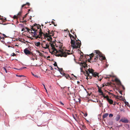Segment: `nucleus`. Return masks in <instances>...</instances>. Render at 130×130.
<instances>
[{
    "label": "nucleus",
    "instance_id": "obj_7",
    "mask_svg": "<svg viewBox=\"0 0 130 130\" xmlns=\"http://www.w3.org/2000/svg\"><path fill=\"white\" fill-rule=\"evenodd\" d=\"M39 33V35L36 36L35 37L36 38V39H37L38 38H41V37H42L41 36H42L43 35L44 36V34H45L44 33H43V32L42 31L41 28H40V29Z\"/></svg>",
    "mask_w": 130,
    "mask_h": 130
},
{
    "label": "nucleus",
    "instance_id": "obj_47",
    "mask_svg": "<svg viewBox=\"0 0 130 130\" xmlns=\"http://www.w3.org/2000/svg\"><path fill=\"white\" fill-rule=\"evenodd\" d=\"M2 35H3V36H4V37H5V38H7V36H6V35H5V34H3Z\"/></svg>",
    "mask_w": 130,
    "mask_h": 130
},
{
    "label": "nucleus",
    "instance_id": "obj_16",
    "mask_svg": "<svg viewBox=\"0 0 130 130\" xmlns=\"http://www.w3.org/2000/svg\"><path fill=\"white\" fill-rule=\"evenodd\" d=\"M121 121L124 123H127L128 121L127 119H123L121 120Z\"/></svg>",
    "mask_w": 130,
    "mask_h": 130
},
{
    "label": "nucleus",
    "instance_id": "obj_44",
    "mask_svg": "<svg viewBox=\"0 0 130 130\" xmlns=\"http://www.w3.org/2000/svg\"><path fill=\"white\" fill-rule=\"evenodd\" d=\"M107 85H110L111 84V83H107Z\"/></svg>",
    "mask_w": 130,
    "mask_h": 130
},
{
    "label": "nucleus",
    "instance_id": "obj_53",
    "mask_svg": "<svg viewBox=\"0 0 130 130\" xmlns=\"http://www.w3.org/2000/svg\"><path fill=\"white\" fill-rule=\"evenodd\" d=\"M122 91H120L119 93L120 94H121V95H122Z\"/></svg>",
    "mask_w": 130,
    "mask_h": 130
},
{
    "label": "nucleus",
    "instance_id": "obj_17",
    "mask_svg": "<svg viewBox=\"0 0 130 130\" xmlns=\"http://www.w3.org/2000/svg\"><path fill=\"white\" fill-rule=\"evenodd\" d=\"M34 32H31V33L32 34H34V37H35V36H36L37 35V33L38 32V30H35L34 31Z\"/></svg>",
    "mask_w": 130,
    "mask_h": 130
},
{
    "label": "nucleus",
    "instance_id": "obj_54",
    "mask_svg": "<svg viewBox=\"0 0 130 130\" xmlns=\"http://www.w3.org/2000/svg\"><path fill=\"white\" fill-rule=\"evenodd\" d=\"M1 39H4V38L3 37H2L0 36V40H1Z\"/></svg>",
    "mask_w": 130,
    "mask_h": 130
},
{
    "label": "nucleus",
    "instance_id": "obj_19",
    "mask_svg": "<svg viewBox=\"0 0 130 130\" xmlns=\"http://www.w3.org/2000/svg\"><path fill=\"white\" fill-rule=\"evenodd\" d=\"M26 5H27L28 6H29L30 5V4L28 3H27L26 4H23L22 6L21 9H22Z\"/></svg>",
    "mask_w": 130,
    "mask_h": 130
},
{
    "label": "nucleus",
    "instance_id": "obj_64",
    "mask_svg": "<svg viewBox=\"0 0 130 130\" xmlns=\"http://www.w3.org/2000/svg\"><path fill=\"white\" fill-rule=\"evenodd\" d=\"M47 58H50V56H48L47 57Z\"/></svg>",
    "mask_w": 130,
    "mask_h": 130
},
{
    "label": "nucleus",
    "instance_id": "obj_58",
    "mask_svg": "<svg viewBox=\"0 0 130 130\" xmlns=\"http://www.w3.org/2000/svg\"><path fill=\"white\" fill-rule=\"evenodd\" d=\"M30 11V9H28V13H29V11Z\"/></svg>",
    "mask_w": 130,
    "mask_h": 130
},
{
    "label": "nucleus",
    "instance_id": "obj_46",
    "mask_svg": "<svg viewBox=\"0 0 130 130\" xmlns=\"http://www.w3.org/2000/svg\"><path fill=\"white\" fill-rule=\"evenodd\" d=\"M12 55H11V56H15V55H16V54L14 53H12Z\"/></svg>",
    "mask_w": 130,
    "mask_h": 130
},
{
    "label": "nucleus",
    "instance_id": "obj_10",
    "mask_svg": "<svg viewBox=\"0 0 130 130\" xmlns=\"http://www.w3.org/2000/svg\"><path fill=\"white\" fill-rule=\"evenodd\" d=\"M105 98L107 100L109 104H113V101L112 100L109 99V98L108 96V95L106 96V98Z\"/></svg>",
    "mask_w": 130,
    "mask_h": 130
},
{
    "label": "nucleus",
    "instance_id": "obj_12",
    "mask_svg": "<svg viewBox=\"0 0 130 130\" xmlns=\"http://www.w3.org/2000/svg\"><path fill=\"white\" fill-rule=\"evenodd\" d=\"M62 45H60V50H62V51H63L64 52V53H65V55H66V57L68 55H70L71 54L70 53L65 52V50L63 49L62 48Z\"/></svg>",
    "mask_w": 130,
    "mask_h": 130
},
{
    "label": "nucleus",
    "instance_id": "obj_40",
    "mask_svg": "<svg viewBox=\"0 0 130 130\" xmlns=\"http://www.w3.org/2000/svg\"><path fill=\"white\" fill-rule=\"evenodd\" d=\"M25 28L29 32V31H30V30H31H31H30V29H29L28 27H25Z\"/></svg>",
    "mask_w": 130,
    "mask_h": 130
},
{
    "label": "nucleus",
    "instance_id": "obj_38",
    "mask_svg": "<svg viewBox=\"0 0 130 130\" xmlns=\"http://www.w3.org/2000/svg\"><path fill=\"white\" fill-rule=\"evenodd\" d=\"M111 76V75H108V76H107V77H105V78H109Z\"/></svg>",
    "mask_w": 130,
    "mask_h": 130
},
{
    "label": "nucleus",
    "instance_id": "obj_52",
    "mask_svg": "<svg viewBox=\"0 0 130 130\" xmlns=\"http://www.w3.org/2000/svg\"><path fill=\"white\" fill-rule=\"evenodd\" d=\"M60 103L62 105H63L64 104L62 103V102L61 101L60 102Z\"/></svg>",
    "mask_w": 130,
    "mask_h": 130
},
{
    "label": "nucleus",
    "instance_id": "obj_32",
    "mask_svg": "<svg viewBox=\"0 0 130 130\" xmlns=\"http://www.w3.org/2000/svg\"><path fill=\"white\" fill-rule=\"evenodd\" d=\"M0 19L2 20V22L3 23V22H4L5 21V20H6V19H5L4 20H3V18H1Z\"/></svg>",
    "mask_w": 130,
    "mask_h": 130
},
{
    "label": "nucleus",
    "instance_id": "obj_23",
    "mask_svg": "<svg viewBox=\"0 0 130 130\" xmlns=\"http://www.w3.org/2000/svg\"><path fill=\"white\" fill-rule=\"evenodd\" d=\"M57 68L58 69L59 71L60 72V73L62 74V73H61V72H62L63 71V69L62 68L60 69L57 66Z\"/></svg>",
    "mask_w": 130,
    "mask_h": 130
},
{
    "label": "nucleus",
    "instance_id": "obj_30",
    "mask_svg": "<svg viewBox=\"0 0 130 130\" xmlns=\"http://www.w3.org/2000/svg\"><path fill=\"white\" fill-rule=\"evenodd\" d=\"M13 18L14 19H17L18 18V16L17 15H14L13 17Z\"/></svg>",
    "mask_w": 130,
    "mask_h": 130
},
{
    "label": "nucleus",
    "instance_id": "obj_34",
    "mask_svg": "<svg viewBox=\"0 0 130 130\" xmlns=\"http://www.w3.org/2000/svg\"><path fill=\"white\" fill-rule=\"evenodd\" d=\"M16 76H17V77H21L22 76H23V77H25V76L24 75H16Z\"/></svg>",
    "mask_w": 130,
    "mask_h": 130
},
{
    "label": "nucleus",
    "instance_id": "obj_13",
    "mask_svg": "<svg viewBox=\"0 0 130 130\" xmlns=\"http://www.w3.org/2000/svg\"><path fill=\"white\" fill-rule=\"evenodd\" d=\"M44 44H45L46 46L44 47H43L45 49L48 48L49 47V44H48L47 43L46 44V41H43V43L42 44V45L44 44Z\"/></svg>",
    "mask_w": 130,
    "mask_h": 130
},
{
    "label": "nucleus",
    "instance_id": "obj_41",
    "mask_svg": "<svg viewBox=\"0 0 130 130\" xmlns=\"http://www.w3.org/2000/svg\"><path fill=\"white\" fill-rule=\"evenodd\" d=\"M53 65L55 66H56L57 67V66H57V63L56 62H55V63Z\"/></svg>",
    "mask_w": 130,
    "mask_h": 130
},
{
    "label": "nucleus",
    "instance_id": "obj_25",
    "mask_svg": "<svg viewBox=\"0 0 130 130\" xmlns=\"http://www.w3.org/2000/svg\"><path fill=\"white\" fill-rule=\"evenodd\" d=\"M120 118V116L119 115H118L117 117L116 118V120L117 121H118Z\"/></svg>",
    "mask_w": 130,
    "mask_h": 130
},
{
    "label": "nucleus",
    "instance_id": "obj_11",
    "mask_svg": "<svg viewBox=\"0 0 130 130\" xmlns=\"http://www.w3.org/2000/svg\"><path fill=\"white\" fill-rule=\"evenodd\" d=\"M47 31L48 32L47 34L48 35H49V36H50L51 37V36H53L54 35V33L53 31H52L50 32L48 29H47Z\"/></svg>",
    "mask_w": 130,
    "mask_h": 130
},
{
    "label": "nucleus",
    "instance_id": "obj_51",
    "mask_svg": "<svg viewBox=\"0 0 130 130\" xmlns=\"http://www.w3.org/2000/svg\"><path fill=\"white\" fill-rule=\"evenodd\" d=\"M52 24H54V25L55 26H56V25H55V24H54V22L53 21H52Z\"/></svg>",
    "mask_w": 130,
    "mask_h": 130
},
{
    "label": "nucleus",
    "instance_id": "obj_62",
    "mask_svg": "<svg viewBox=\"0 0 130 130\" xmlns=\"http://www.w3.org/2000/svg\"><path fill=\"white\" fill-rule=\"evenodd\" d=\"M97 87H98V89L100 88V87H99V86L98 85H97Z\"/></svg>",
    "mask_w": 130,
    "mask_h": 130
},
{
    "label": "nucleus",
    "instance_id": "obj_4",
    "mask_svg": "<svg viewBox=\"0 0 130 130\" xmlns=\"http://www.w3.org/2000/svg\"><path fill=\"white\" fill-rule=\"evenodd\" d=\"M88 71L90 73H91L92 74V75L94 77H96L97 76H98V78L99 77V73H97L96 72H94V70L92 69H90L89 68L88 69Z\"/></svg>",
    "mask_w": 130,
    "mask_h": 130
},
{
    "label": "nucleus",
    "instance_id": "obj_1",
    "mask_svg": "<svg viewBox=\"0 0 130 130\" xmlns=\"http://www.w3.org/2000/svg\"><path fill=\"white\" fill-rule=\"evenodd\" d=\"M52 42H50L49 44H50L51 46L52 47V48L54 51H56V56L58 57L60 56L61 57H66V55H65V53H64L63 51L61 50H57V49L55 47V45L52 43Z\"/></svg>",
    "mask_w": 130,
    "mask_h": 130
},
{
    "label": "nucleus",
    "instance_id": "obj_24",
    "mask_svg": "<svg viewBox=\"0 0 130 130\" xmlns=\"http://www.w3.org/2000/svg\"><path fill=\"white\" fill-rule=\"evenodd\" d=\"M108 115V113H105L103 115V118H106L107 117Z\"/></svg>",
    "mask_w": 130,
    "mask_h": 130
},
{
    "label": "nucleus",
    "instance_id": "obj_39",
    "mask_svg": "<svg viewBox=\"0 0 130 130\" xmlns=\"http://www.w3.org/2000/svg\"><path fill=\"white\" fill-rule=\"evenodd\" d=\"M26 22H27V21L26 20H25L24 21L23 20V21H20V22H22V23H26Z\"/></svg>",
    "mask_w": 130,
    "mask_h": 130
},
{
    "label": "nucleus",
    "instance_id": "obj_22",
    "mask_svg": "<svg viewBox=\"0 0 130 130\" xmlns=\"http://www.w3.org/2000/svg\"><path fill=\"white\" fill-rule=\"evenodd\" d=\"M63 75L64 76L67 78H68V77H70L69 76V75L66 74L64 73H63Z\"/></svg>",
    "mask_w": 130,
    "mask_h": 130
},
{
    "label": "nucleus",
    "instance_id": "obj_28",
    "mask_svg": "<svg viewBox=\"0 0 130 130\" xmlns=\"http://www.w3.org/2000/svg\"><path fill=\"white\" fill-rule=\"evenodd\" d=\"M22 13V12L21 11H20L17 14V16H18V17L21 15Z\"/></svg>",
    "mask_w": 130,
    "mask_h": 130
},
{
    "label": "nucleus",
    "instance_id": "obj_29",
    "mask_svg": "<svg viewBox=\"0 0 130 130\" xmlns=\"http://www.w3.org/2000/svg\"><path fill=\"white\" fill-rule=\"evenodd\" d=\"M37 52L39 54V55H40L41 56H42V53H40L39 51H37Z\"/></svg>",
    "mask_w": 130,
    "mask_h": 130
},
{
    "label": "nucleus",
    "instance_id": "obj_42",
    "mask_svg": "<svg viewBox=\"0 0 130 130\" xmlns=\"http://www.w3.org/2000/svg\"><path fill=\"white\" fill-rule=\"evenodd\" d=\"M80 71H81V72H83V73H84V71H83V68L82 67H81L80 68Z\"/></svg>",
    "mask_w": 130,
    "mask_h": 130
},
{
    "label": "nucleus",
    "instance_id": "obj_59",
    "mask_svg": "<svg viewBox=\"0 0 130 130\" xmlns=\"http://www.w3.org/2000/svg\"><path fill=\"white\" fill-rule=\"evenodd\" d=\"M75 35V38H76L77 37V36H76V34L75 33V35Z\"/></svg>",
    "mask_w": 130,
    "mask_h": 130
},
{
    "label": "nucleus",
    "instance_id": "obj_50",
    "mask_svg": "<svg viewBox=\"0 0 130 130\" xmlns=\"http://www.w3.org/2000/svg\"><path fill=\"white\" fill-rule=\"evenodd\" d=\"M3 69H4L5 70V72L6 73H7V70H6V69L4 68H3Z\"/></svg>",
    "mask_w": 130,
    "mask_h": 130
},
{
    "label": "nucleus",
    "instance_id": "obj_21",
    "mask_svg": "<svg viewBox=\"0 0 130 130\" xmlns=\"http://www.w3.org/2000/svg\"><path fill=\"white\" fill-rule=\"evenodd\" d=\"M100 93H101V95H102V96L104 98H106V96H105L104 95V94L103 92L102 91Z\"/></svg>",
    "mask_w": 130,
    "mask_h": 130
},
{
    "label": "nucleus",
    "instance_id": "obj_9",
    "mask_svg": "<svg viewBox=\"0 0 130 130\" xmlns=\"http://www.w3.org/2000/svg\"><path fill=\"white\" fill-rule=\"evenodd\" d=\"M88 69H87V68H86V69L87 70V71L86 70H85V72H84L83 73L87 77H88V76H89V77L90 78H91V76H89V73H90L89 72V71H88Z\"/></svg>",
    "mask_w": 130,
    "mask_h": 130
},
{
    "label": "nucleus",
    "instance_id": "obj_35",
    "mask_svg": "<svg viewBox=\"0 0 130 130\" xmlns=\"http://www.w3.org/2000/svg\"><path fill=\"white\" fill-rule=\"evenodd\" d=\"M82 128L83 129H86V127L84 125H82Z\"/></svg>",
    "mask_w": 130,
    "mask_h": 130
},
{
    "label": "nucleus",
    "instance_id": "obj_15",
    "mask_svg": "<svg viewBox=\"0 0 130 130\" xmlns=\"http://www.w3.org/2000/svg\"><path fill=\"white\" fill-rule=\"evenodd\" d=\"M115 81L117 82L118 83V85H121V83L120 81L118 79L116 78L115 79Z\"/></svg>",
    "mask_w": 130,
    "mask_h": 130
},
{
    "label": "nucleus",
    "instance_id": "obj_37",
    "mask_svg": "<svg viewBox=\"0 0 130 130\" xmlns=\"http://www.w3.org/2000/svg\"><path fill=\"white\" fill-rule=\"evenodd\" d=\"M73 29H72V30H71V32L73 33L74 35H75V32H74V31L73 30Z\"/></svg>",
    "mask_w": 130,
    "mask_h": 130
},
{
    "label": "nucleus",
    "instance_id": "obj_3",
    "mask_svg": "<svg viewBox=\"0 0 130 130\" xmlns=\"http://www.w3.org/2000/svg\"><path fill=\"white\" fill-rule=\"evenodd\" d=\"M95 51V52H94V53H96L95 54V55L96 56V57L94 58L93 61L95 62L96 60L98 59V58H99L101 60L100 58V57H102V59L104 60L106 59L105 57L103 56L102 53L100 52L99 51Z\"/></svg>",
    "mask_w": 130,
    "mask_h": 130
},
{
    "label": "nucleus",
    "instance_id": "obj_5",
    "mask_svg": "<svg viewBox=\"0 0 130 130\" xmlns=\"http://www.w3.org/2000/svg\"><path fill=\"white\" fill-rule=\"evenodd\" d=\"M31 29L33 31L37 30V29L41 28V26L40 25L35 24L31 27Z\"/></svg>",
    "mask_w": 130,
    "mask_h": 130
},
{
    "label": "nucleus",
    "instance_id": "obj_18",
    "mask_svg": "<svg viewBox=\"0 0 130 130\" xmlns=\"http://www.w3.org/2000/svg\"><path fill=\"white\" fill-rule=\"evenodd\" d=\"M90 55V58L89 59H88V60H89H89H90L92 59V57H93L94 55V54L93 53H92Z\"/></svg>",
    "mask_w": 130,
    "mask_h": 130
},
{
    "label": "nucleus",
    "instance_id": "obj_57",
    "mask_svg": "<svg viewBox=\"0 0 130 130\" xmlns=\"http://www.w3.org/2000/svg\"><path fill=\"white\" fill-rule=\"evenodd\" d=\"M25 30V29L24 28H23L22 29V31H24Z\"/></svg>",
    "mask_w": 130,
    "mask_h": 130
},
{
    "label": "nucleus",
    "instance_id": "obj_27",
    "mask_svg": "<svg viewBox=\"0 0 130 130\" xmlns=\"http://www.w3.org/2000/svg\"><path fill=\"white\" fill-rule=\"evenodd\" d=\"M69 36L70 37L71 39H72L71 37H72L73 38H74V37L73 36H72L71 34L69 33Z\"/></svg>",
    "mask_w": 130,
    "mask_h": 130
},
{
    "label": "nucleus",
    "instance_id": "obj_60",
    "mask_svg": "<svg viewBox=\"0 0 130 130\" xmlns=\"http://www.w3.org/2000/svg\"><path fill=\"white\" fill-rule=\"evenodd\" d=\"M25 17H26V16H25L24 17H23V20H24V18Z\"/></svg>",
    "mask_w": 130,
    "mask_h": 130
},
{
    "label": "nucleus",
    "instance_id": "obj_8",
    "mask_svg": "<svg viewBox=\"0 0 130 130\" xmlns=\"http://www.w3.org/2000/svg\"><path fill=\"white\" fill-rule=\"evenodd\" d=\"M24 52L26 55H33L32 53L31 52L26 48L24 50Z\"/></svg>",
    "mask_w": 130,
    "mask_h": 130
},
{
    "label": "nucleus",
    "instance_id": "obj_55",
    "mask_svg": "<svg viewBox=\"0 0 130 130\" xmlns=\"http://www.w3.org/2000/svg\"><path fill=\"white\" fill-rule=\"evenodd\" d=\"M50 67H51V70H53V69L52 66H50Z\"/></svg>",
    "mask_w": 130,
    "mask_h": 130
},
{
    "label": "nucleus",
    "instance_id": "obj_31",
    "mask_svg": "<svg viewBox=\"0 0 130 130\" xmlns=\"http://www.w3.org/2000/svg\"><path fill=\"white\" fill-rule=\"evenodd\" d=\"M32 75L34 76L35 77H36L37 78L38 77V76L34 74L32 72H31Z\"/></svg>",
    "mask_w": 130,
    "mask_h": 130
},
{
    "label": "nucleus",
    "instance_id": "obj_48",
    "mask_svg": "<svg viewBox=\"0 0 130 130\" xmlns=\"http://www.w3.org/2000/svg\"><path fill=\"white\" fill-rule=\"evenodd\" d=\"M87 115V113H86L85 114H84V116L85 117H86Z\"/></svg>",
    "mask_w": 130,
    "mask_h": 130
},
{
    "label": "nucleus",
    "instance_id": "obj_20",
    "mask_svg": "<svg viewBox=\"0 0 130 130\" xmlns=\"http://www.w3.org/2000/svg\"><path fill=\"white\" fill-rule=\"evenodd\" d=\"M35 44L36 46H39L40 45L41 43L39 42H35Z\"/></svg>",
    "mask_w": 130,
    "mask_h": 130
},
{
    "label": "nucleus",
    "instance_id": "obj_36",
    "mask_svg": "<svg viewBox=\"0 0 130 130\" xmlns=\"http://www.w3.org/2000/svg\"><path fill=\"white\" fill-rule=\"evenodd\" d=\"M102 91L101 88L98 89V91L99 92V93L100 92H101Z\"/></svg>",
    "mask_w": 130,
    "mask_h": 130
},
{
    "label": "nucleus",
    "instance_id": "obj_33",
    "mask_svg": "<svg viewBox=\"0 0 130 130\" xmlns=\"http://www.w3.org/2000/svg\"><path fill=\"white\" fill-rule=\"evenodd\" d=\"M106 91V92H108V93L109 94V95H110V94H111V95H113V94L112 93H110V92H108L106 90V91Z\"/></svg>",
    "mask_w": 130,
    "mask_h": 130
},
{
    "label": "nucleus",
    "instance_id": "obj_56",
    "mask_svg": "<svg viewBox=\"0 0 130 130\" xmlns=\"http://www.w3.org/2000/svg\"><path fill=\"white\" fill-rule=\"evenodd\" d=\"M23 69H24V68L22 67L20 69H19V70H22Z\"/></svg>",
    "mask_w": 130,
    "mask_h": 130
},
{
    "label": "nucleus",
    "instance_id": "obj_45",
    "mask_svg": "<svg viewBox=\"0 0 130 130\" xmlns=\"http://www.w3.org/2000/svg\"><path fill=\"white\" fill-rule=\"evenodd\" d=\"M122 87V88L124 90L125 89V88L124 86L121 84V85Z\"/></svg>",
    "mask_w": 130,
    "mask_h": 130
},
{
    "label": "nucleus",
    "instance_id": "obj_2",
    "mask_svg": "<svg viewBox=\"0 0 130 130\" xmlns=\"http://www.w3.org/2000/svg\"><path fill=\"white\" fill-rule=\"evenodd\" d=\"M71 46L73 47V48H80V47L81 45V44L80 43V42L79 41L76 42L74 40H72V39H71Z\"/></svg>",
    "mask_w": 130,
    "mask_h": 130
},
{
    "label": "nucleus",
    "instance_id": "obj_43",
    "mask_svg": "<svg viewBox=\"0 0 130 130\" xmlns=\"http://www.w3.org/2000/svg\"><path fill=\"white\" fill-rule=\"evenodd\" d=\"M109 116L110 117H113V115L111 113H110L109 114Z\"/></svg>",
    "mask_w": 130,
    "mask_h": 130
},
{
    "label": "nucleus",
    "instance_id": "obj_14",
    "mask_svg": "<svg viewBox=\"0 0 130 130\" xmlns=\"http://www.w3.org/2000/svg\"><path fill=\"white\" fill-rule=\"evenodd\" d=\"M80 64L81 65H82L84 68H88L86 62H81Z\"/></svg>",
    "mask_w": 130,
    "mask_h": 130
},
{
    "label": "nucleus",
    "instance_id": "obj_49",
    "mask_svg": "<svg viewBox=\"0 0 130 130\" xmlns=\"http://www.w3.org/2000/svg\"><path fill=\"white\" fill-rule=\"evenodd\" d=\"M72 75L74 76V77H75V79H77V77L75 76L73 74H72Z\"/></svg>",
    "mask_w": 130,
    "mask_h": 130
},
{
    "label": "nucleus",
    "instance_id": "obj_6",
    "mask_svg": "<svg viewBox=\"0 0 130 130\" xmlns=\"http://www.w3.org/2000/svg\"><path fill=\"white\" fill-rule=\"evenodd\" d=\"M44 36L45 39V37L47 38L46 40H47L48 41L52 42V38L50 36L48 35V34L47 32H46L45 34H44Z\"/></svg>",
    "mask_w": 130,
    "mask_h": 130
},
{
    "label": "nucleus",
    "instance_id": "obj_26",
    "mask_svg": "<svg viewBox=\"0 0 130 130\" xmlns=\"http://www.w3.org/2000/svg\"><path fill=\"white\" fill-rule=\"evenodd\" d=\"M74 39L76 40V42H78L79 41L80 42V43L81 44V42L80 41V40H79L77 38V39H76V38H74Z\"/></svg>",
    "mask_w": 130,
    "mask_h": 130
},
{
    "label": "nucleus",
    "instance_id": "obj_63",
    "mask_svg": "<svg viewBox=\"0 0 130 130\" xmlns=\"http://www.w3.org/2000/svg\"><path fill=\"white\" fill-rule=\"evenodd\" d=\"M102 80L101 78H100L99 79H98L99 81H101Z\"/></svg>",
    "mask_w": 130,
    "mask_h": 130
},
{
    "label": "nucleus",
    "instance_id": "obj_61",
    "mask_svg": "<svg viewBox=\"0 0 130 130\" xmlns=\"http://www.w3.org/2000/svg\"><path fill=\"white\" fill-rule=\"evenodd\" d=\"M43 86H44V88L45 89H46V88H45V85H44L43 84Z\"/></svg>",
    "mask_w": 130,
    "mask_h": 130
}]
</instances>
